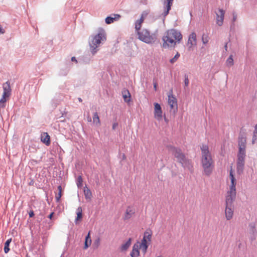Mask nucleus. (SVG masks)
<instances>
[{
    "label": "nucleus",
    "instance_id": "obj_28",
    "mask_svg": "<svg viewBox=\"0 0 257 257\" xmlns=\"http://www.w3.org/2000/svg\"><path fill=\"white\" fill-rule=\"evenodd\" d=\"M93 122L97 126L100 125V120L97 112H95L93 115Z\"/></svg>",
    "mask_w": 257,
    "mask_h": 257
},
{
    "label": "nucleus",
    "instance_id": "obj_36",
    "mask_svg": "<svg viewBox=\"0 0 257 257\" xmlns=\"http://www.w3.org/2000/svg\"><path fill=\"white\" fill-rule=\"evenodd\" d=\"M149 245H139V249H142L144 254H145L147 252Z\"/></svg>",
    "mask_w": 257,
    "mask_h": 257
},
{
    "label": "nucleus",
    "instance_id": "obj_14",
    "mask_svg": "<svg viewBox=\"0 0 257 257\" xmlns=\"http://www.w3.org/2000/svg\"><path fill=\"white\" fill-rule=\"evenodd\" d=\"M172 153L178 160H183L185 159L184 155L182 153L180 149L172 148L171 149Z\"/></svg>",
    "mask_w": 257,
    "mask_h": 257
},
{
    "label": "nucleus",
    "instance_id": "obj_49",
    "mask_svg": "<svg viewBox=\"0 0 257 257\" xmlns=\"http://www.w3.org/2000/svg\"><path fill=\"white\" fill-rule=\"evenodd\" d=\"M53 214H54V213H53V212L51 213L49 215L48 217H49L50 219H52V216H53Z\"/></svg>",
    "mask_w": 257,
    "mask_h": 257
},
{
    "label": "nucleus",
    "instance_id": "obj_18",
    "mask_svg": "<svg viewBox=\"0 0 257 257\" xmlns=\"http://www.w3.org/2000/svg\"><path fill=\"white\" fill-rule=\"evenodd\" d=\"M249 233L251 235V239L252 240L255 239L257 232L255 223H250L249 224Z\"/></svg>",
    "mask_w": 257,
    "mask_h": 257
},
{
    "label": "nucleus",
    "instance_id": "obj_26",
    "mask_svg": "<svg viewBox=\"0 0 257 257\" xmlns=\"http://www.w3.org/2000/svg\"><path fill=\"white\" fill-rule=\"evenodd\" d=\"M84 194L86 199L90 200L92 197V193L90 190L85 186L84 188Z\"/></svg>",
    "mask_w": 257,
    "mask_h": 257
},
{
    "label": "nucleus",
    "instance_id": "obj_15",
    "mask_svg": "<svg viewBox=\"0 0 257 257\" xmlns=\"http://www.w3.org/2000/svg\"><path fill=\"white\" fill-rule=\"evenodd\" d=\"M148 13L146 12H144L141 15V18L137 20L136 22L135 29L138 32L139 31L142 26V24L144 22L145 19L147 16Z\"/></svg>",
    "mask_w": 257,
    "mask_h": 257
},
{
    "label": "nucleus",
    "instance_id": "obj_29",
    "mask_svg": "<svg viewBox=\"0 0 257 257\" xmlns=\"http://www.w3.org/2000/svg\"><path fill=\"white\" fill-rule=\"evenodd\" d=\"M91 239L90 236V232H89L87 235L85 237L84 248L87 249L91 245Z\"/></svg>",
    "mask_w": 257,
    "mask_h": 257
},
{
    "label": "nucleus",
    "instance_id": "obj_19",
    "mask_svg": "<svg viewBox=\"0 0 257 257\" xmlns=\"http://www.w3.org/2000/svg\"><path fill=\"white\" fill-rule=\"evenodd\" d=\"M130 255L131 257H138L140 255L139 246L138 243L134 245Z\"/></svg>",
    "mask_w": 257,
    "mask_h": 257
},
{
    "label": "nucleus",
    "instance_id": "obj_44",
    "mask_svg": "<svg viewBox=\"0 0 257 257\" xmlns=\"http://www.w3.org/2000/svg\"><path fill=\"white\" fill-rule=\"evenodd\" d=\"M117 125H118L117 123H116V122L114 123L112 125V129L115 130V128L117 127Z\"/></svg>",
    "mask_w": 257,
    "mask_h": 257
},
{
    "label": "nucleus",
    "instance_id": "obj_13",
    "mask_svg": "<svg viewBox=\"0 0 257 257\" xmlns=\"http://www.w3.org/2000/svg\"><path fill=\"white\" fill-rule=\"evenodd\" d=\"M162 110L160 105L158 103H154V117L158 120L162 118Z\"/></svg>",
    "mask_w": 257,
    "mask_h": 257
},
{
    "label": "nucleus",
    "instance_id": "obj_32",
    "mask_svg": "<svg viewBox=\"0 0 257 257\" xmlns=\"http://www.w3.org/2000/svg\"><path fill=\"white\" fill-rule=\"evenodd\" d=\"M256 140H257V124L255 125V126L254 127V130L253 131L252 139V144H254Z\"/></svg>",
    "mask_w": 257,
    "mask_h": 257
},
{
    "label": "nucleus",
    "instance_id": "obj_37",
    "mask_svg": "<svg viewBox=\"0 0 257 257\" xmlns=\"http://www.w3.org/2000/svg\"><path fill=\"white\" fill-rule=\"evenodd\" d=\"M179 57L180 54L178 52H177V54L175 55V56L170 60V63L173 64L177 60Z\"/></svg>",
    "mask_w": 257,
    "mask_h": 257
},
{
    "label": "nucleus",
    "instance_id": "obj_33",
    "mask_svg": "<svg viewBox=\"0 0 257 257\" xmlns=\"http://www.w3.org/2000/svg\"><path fill=\"white\" fill-rule=\"evenodd\" d=\"M226 65L228 66H231L233 65V60L232 58V56H230L227 59L226 62Z\"/></svg>",
    "mask_w": 257,
    "mask_h": 257
},
{
    "label": "nucleus",
    "instance_id": "obj_52",
    "mask_svg": "<svg viewBox=\"0 0 257 257\" xmlns=\"http://www.w3.org/2000/svg\"><path fill=\"white\" fill-rule=\"evenodd\" d=\"M157 257H160V256H157Z\"/></svg>",
    "mask_w": 257,
    "mask_h": 257
},
{
    "label": "nucleus",
    "instance_id": "obj_6",
    "mask_svg": "<svg viewBox=\"0 0 257 257\" xmlns=\"http://www.w3.org/2000/svg\"><path fill=\"white\" fill-rule=\"evenodd\" d=\"M3 88L4 89L3 94L1 99H0V107L4 108L6 106V101L9 99L11 94V88L10 83L7 82L3 84Z\"/></svg>",
    "mask_w": 257,
    "mask_h": 257
},
{
    "label": "nucleus",
    "instance_id": "obj_7",
    "mask_svg": "<svg viewBox=\"0 0 257 257\" xmlns=\"http://www.w3.org/2000/svg\"><path fill=\"white\" fill-rule=\"evenodd\" d=\"M229 178L231 181V185L229 186V189L227 192V195L231 196H236V182L234 177L233 172L231 167V169L229 172Z\"/></svg>",
    "mask_w": 257,
    "mask_h": 257
},
{
    "label": "nucleus",
    "instance_id": "obj_47",
    "mask_svg": "<svg viewBox=\"0 0 257 257\" xmlns=\"http://www.w3.org/2000/svg\"><path fill=\"white\" fill-rule=\"evenodd\" d=\"M58 189L59 190V192H62V187H61V186L59 185L58 186Z\"/></svg>",
    "mask_w": 257,
    "mask_h": 257
},
{
    "label": "nucleus",
    "instance_id": "obj_40",
    "mask_svg": "<svg viewBox=\"0 0 257 257\" xmlns=\"http://www.w3.org/2000/svg\"><path fill=\"white\" fill-rule=\"evenodd\" d=\"M148 242L147 240L143 238L140 245H149V243H148Z\"/></svg>",
    "mask_w": 257,
    "mask_h": 257
},
{
    "label": "nucleus",
    "instance_id": "obj_5",
    "mask_svg": "<svg viewBox=\"0 0 257 257\" xmlns=\"http://www.w3.org/2000/svg\"><path fill=\"white\" fill-rule=\"evenodd\" d=\"M139 39L148 44H151L156 40V37L154 35H151L150 32L146 29L143 30L141 32L138 31Z\"/></svg>",
    "mask_w": 257,
    "mask_h": 257
},
{
    "label": "nucleus",
    "instance_id": "obj_11",
    "mask_svg": "<svg viewBox=\"0 0 257 257\" xmlns=\"http://www.w3.org/2000/svg\"><path fill=\"white\" fill-rule=\"evenodd\" d=\"M173 1L174 0H162L164 9L163 13L164 17H166L169 14L173 5Z\"/></svg>",
    "mask_w": 257,
    "mask_h": 257
},
{
    "label": "nucleus",
    "instance_id": "obj_10",
    "mask_svg": "<svg viewBox=\"0 0 257 257\" xmlns=\"http://www.w3.org/2000/svg\"><path fill=\"white\" fill-rule=\"evenodd\" d=\"M202 166L206 175L209 176L211 173L214 165L213 162H202Z\"/></svg>",
    "mask_w": 257,
    "mask_h": 257
},
{
    "label": "nucleus",
    "instance_id": "obj_50",
    "mask_svg": "<svg viewBox=\"0 0 257 257\" xmlns=\"http://www.w3.org/2000/svg\"><path fill=\"white\" fill-rule=\"evenodd\" d=\"M91 121V118L90 117H88V121L90 122Z\"/></svg>",
    "mask_w": 257,
    "mask_h": 257
},
{
    "label": "nucleus",
    "instance_id": "obj_34",
    "mask_svg": "<svg viewBox=\"0 0 257 257\" xmlns=\"http://www.w3.org/2000/svg\"><path fill=\"white\" fill-rule=\"evenodd\" d=\"M83 179L81 176H79L77 179V185L78 188L81 187L82 185Z\"/></svg>",
    "mask_w": 257,
    "mask_h": 257
},
{
    "label": "nucleus",
    "instance_id": "obj_38",
    "mask_svg": "<svg viewBox=\"0 0 257 257\" xmlns=\"http://www.w3.org/2000/svg\"><path fill=\"white\" fill-rule=\"evenodd\" d=\"M61 196H62V193H61V192H58L57 194H56L55 199H56V202H58L60 201Z\"/></svg>",
    "mask_w": 257,
    "mask_h": 257
},
{
    "label": "nucleus",
    "instance_id": "obj_46",
    "mask_svg": "<svg viewBox=\"0 0 257 257\" xmlns=\"http://www.w3.org/2000/svg\"><path fill=\"white\" fill-rule=\"evenodd\" d=\"M34 184V181L33 180H31V181L29 183V185L30 186L33 185Z\"/></svg>",
    "mask_w": 257,
    "mask_h": 257
},
{
    "label": "nucleus",
    "instance_id": "obj_1",
    "mask_svg": "<svg viewBox=\"0 0 257 257\" xmlns=\"http://www.w3.org/2000/svg\"><path fill=\"white\" fill-rule=\"evenodd\" d=\"M182 35L180 31L172 29L167 30L162 37V45L163 48L169 49L175 48L182 40Z\"/></svg>",
    "mask_w": 257,
    "mask_h": 257
},
{
    "label": "nucleus",
    "instance_id": "obj_24",
    "mask_svg": "<svg viewBox=\"0 0 257 257\" xmlns=\"http://www.w3.org/2000/svg\"><path fill=\"white\" fill-rule=\"evenodd\" d=\"M77 216L75 219V224H77L78 221L80 220L82 218V209L81 207H79L76 210Z\"/></svg>",
    "mask_w": 257,
    "mask_h": 257
},
{
    "label": "nucleus",
    "instance_id": "obj_31",
    "mask_svg": "<svg viewBox=\"0 0 257 257\" xmlns=\"http://www.w3.org/2000/svg\"><path fill=\"white\" fill-rule=\"evenodd\" d=\"M11 241H12V239L10 238V239H8L5 243L4 251L6 253H8L10 250L9 245H10V243H11Z\"/></svg>",
    "mask_w": 257,
    "mask_h": 257
},
{
    "label": "nucleus",
    "instance_id": "obj_51",
    "mask_svg": "<svg viewBox=\"0 0 257 257\" xmlns=\"http://www.w3.org/2000/svg\"><path fill=\"white\" fill-rule=\"evenodd\" d=\"M78 100H79V101H80V102H82V99H81V98H78Z\"/></svg>",
    "mask_w": 257,
    "mask_h": 257
},
{
    "label": "nucleus",
    "instance_id": "obj_45",
    "mask_svg": "<svg viewBox=\"0 0 257 257\" xmlns=\"http://www.w3.org/2000/svg\"><path fill=\"white\" fill-rule=\"evenodd\" d=\"M154 89L156 91L157 89V82H154Z\"/></svg>",
    "mask_w": 257,
    "mask_h": 257
},
{
    "label": "nucleus",
    "instance_id": "obj_21",
    "mask_svg": "<svg viewBox=\"0 0 257 257\" xmlns=\"http://www.w3.org/2000/svg\"><path fill=\"white\" fill-rule=\"evenodd\" d=\"M120 16L118 14H114L112 16L107 17L105 19V22L107 24L112 23L114 21L117 20L119 19Z\"/></svg>",
    "mask_w": 257,
    "mask_h": 257
},
{
    "label": "nucleus",
    "instance_id": "obj_39",
    "mask_svg": "<svg viewBox=\"0 0 257 257\" xmlns=\"http://www.w3.org/2000/svg\"><path fill=\"white\" fill-rule=\"evenodd\" d=\"M100 239L99 237H98L94 241V244L96 246V247H98L100 245Z\"/></svg>",
    "mask_w": 257,
    "mask_h": 257
},
{
    "label": "nucleus",
    "instance_id": "obj_30",
    "mask_svg": "<svg viewBox=\"0 0 257 257\" xmlns=\"http://www.w3.org/2000/svg\"><path fill=\"white\" fill-rule=\"evenodd\" d=\"M244 166V162H237V171L239 174H240L243 172Z\"/></svg>",
    "mask_w": 257,
    "mask_h": 257
},
{
    "label": "nucleus",
    "instance_id": "obj_41",
    "mask_svg": "<svg viewBox=\"0 0 257 257\" xmlns=\"http://www.w3.org/2000/svg\"><path fill=\"white\" fill-rule=\"evenodd\" d=\"M185 86L187 87L189 84V81L188 78L187 76H185V80H184Z\"/></svg>",
    "mask_w": 257,
    "mask_h": 257
},
{
    "label": "nucleus",
    "instance_id": "obj_2",
    "mask_svg": "<svg viewBox=\"0 0 257 257\" xmlns=\"http://www.w3.org/2000/svg\"><path fill=\"white\" fill-rule=\"evenodd\" d=\"M106 40V34L105 30L100 28L98 29L97 34L94 36L90 43V46L91 49V52L93 54L96 52V48L99 46L101 42L105 41Z\"/></svg>",
    "mask_w": 257,
    "mask_h": 257
},
{
    "label": "nucleus",
    "instance_id": "obj_27",
    "mask_svg": "<svg viewBox=\"0 0 257 257\" xmlns=\"http://www.w3.org/2000/svg\"><path fill=\"white\" fill-rule=\"evenodd\" d=\"M152 235V231L150 229H148L144 232L143 238L147 240L149 242H150L151 241Z\"/></svg>",
    "mask_w": 257,
    "mask_h": 257
},
{
    "label": "nucleus",
    "instance_id": "obj_22",
    "mask_svg": "<svg viewBox=\"0 0 257 257\" xmlns=\"http://www.w3.org/2000/svg\"><path fill=\"white\" fill-rule=\"evenodd\" d=\"M132 239L130 238L126 242L121 244L120 249L121 251H125L127 250L131 245Z\"/></svg>",
    "mask_w": 257,
    "mask_h": 257
},
{
    "label": "nucleus",
    "instance_id": "obj_3",
    "mask_svg": "<svg viewBox=\"0 0 257 257\" xmlns=\"http://www.w3.org/2000/svg\"><path fill=\"white\" fill-rule=\"evenodd\" d=\"M236 196L226 195L225 197V218L227 220L232 219L234 213L233 201L235 200Z\"/></svg>",
    "mask_w": 257,
    "mask_h": 257
},
{
    "label": "nucleus",
    "instance_id": "obj_53",
    "mask_svg": "<svg viewBox=\"0 0 257 257\" xmlns=\"http://www.w3.org/2000/svg\"><path fill=\"white\" fill-rule=\"evenodd\" d=\"M27 257H29V256H27Z\"/></svg>",
    "mask_w": 257,
    "mask_h": 257
},
{
    "label": "nucleus",
    "instance_id": "obj_48",
    "mask_svg": "<svg viewBox=\"0 0 257 257\" xmlns=\"http://www.w3.org/2000/svg\"><path fill=\"white\" fill-rule=\"evenodd\" d=\"M71 60H72V61H75V62H77V60L76 59V58H75V57H72L71 58Z\"/></svg>",
    "mask_w": 257,
    "mask_h": 257
},
{
    "label": "nucleus",
    "instance_id": "obj_20",
    "mask_svg": "<svg viewBox=\"0 0 257 257\" xmlns=\"http://www.w3.org/2000/svg\"><path fill=\"white\" fill-rule=\"evenodd\" d=\"M41 141L47 146L50 144V137L47 133H43L41 137Z\"/></svg>",
    "mask_w": 257,
    "mask_h": 257
},
{
    "label": "nucleus",
    "instance_id": "obj_17",
    "mask_svg": "<svg viewBox=\"0 0 257 257\" xmlns=\"http://www.w3.org/2000/svg\"><path fill=\"white\" fill-rule=\"evenodd\" d=\"M135 209L132 206H128L126 209L123 219L128 220L135 214Z\"/></svg>",
    "mask_w": 257,
    "mask_h": 257
},
{
    "label": "nucleus",
    "instance_id": "obj_16",
    "mask_svg": "<svg viewBox=\"0 0 257 257\" xmlns=\"http://www.w3.org/2000/svg\"><path fill=\"white\" fill-rule=\"evenodd\" d=\"M168 102L171 109H173L175 107L177 108V99L172 93L168 95Z\"/></svg>",
    "mask_w": 257,
    "mask_h": 257
},
{
    "label": "nucleus",
    "instance_id": "obj_43",
    "mask_svg": "<svg viewBox=\"0 0 257 257\" xmlns=\"http://www.w3.org/2000/svg\"><path fill=\"white\" fill-rule=\"evenodd\" d=\"M29 216H30V217H33V216H34V212H33V211H32H32H31L29 212Z\"/></svg>",
    "mask_w": 257,
    "mask_h": 257
},
{
    "label": "nucleus",
    "instance_id": "obj_42",
    "mask_svg": "<svg viewBox=\"0 0 257 257\" xmlns=\"http://www.w3.org/2000/svg\"><path fill=\"white\" fill-rule=\"evenodd\" d=\"M236 19H237V14L235 13H233V19H232L233 22H234L236 20Z\"/></svg>",
    "mask_w": 257,
    "mask_h": 257
},
{
    "label": "nucleus",
    "instance_id": "obj_23",
    "mask_svg": "<svg viewBox=\"0 0 257 257\" xmlns=\"http://www.w3.org/2000/svg\"><path fill=\"white\" fill-rule=\"evenodd\" d=\"M181 166L185 169H187L190 171H193V166L190 162H179Z\"/></svg>",
    "mask_w": 257,
    "mask_h": 257
},
{
    "label": "nucleus",
    "instance_id": "obj_8",
    "mask_svg": "<svg viewBox=\"0 0 257 257\" xmlns=\"http://www.w3.org/2000/svg\"><path fill=\"white\" fill-rule=\"evenodd\" d=\"M197 45L196 34L192 32L189 36L187 43L188 50L191 51Z\"/></svg>",
    "mask_w": 257,
    "mask_h": 257
},
{
    "label": "nucleus",
    "instance_id": "obj_12",
    "mask_svg": "<svg viewBox=\"0 0 257 257\" xmlns=\"http://www.w3.org/2000/svg\"><path fill=\"white\" fill-rule=\"evenodd\" d=\"M225 11L222 9H219L218 13H216V22L219 26H221L223 24Z\"/></svg>",
    "mask_w": 257,
    "mask_h": 257
},
{
    "label": "nucleus",
    "instance_id": "obj_35",
    "mask_svg": "<svg viewBox=\"0 0 257 257\" xmlns=\"http://www.w3.org/2000/svg\"><path fill=\"white\" fill-rule=\"evenodd\" d=\"M209 38L207 35H203L202 37V41L204 44H207L209 42Z\"/></svg>",
    "mask_w": 257,
    "mask_h": 257
},
{
    "label": "nucleus",
    "instance_id": "obj_9",
    "mask_svg": "<svg viewBox=\"0 0 257 257\" xmlns=\"http://www.w3.org/2000/svg\"><path fill=\"white\" fill-rule=\"evenodd\" d=\"M202 159L205 161L212 160L211 154L209 151L208 146L206 145H202L201 147Z\"/></svg>",
    "mask_w": 257,
    "mask_h": 257
},
{
    "label": "nucleus",
    "instance_id": "obj_4",
    "mask_svg": "<svg viewBox=\"0 0 257 257\" xmlns=\"http://www.w3.org/2000/svg\"><path fill=\"white\" fill-rule=\"evenodd\" d=\"M246 137L244 134L240 133L238 138V161H243L246 156L245 149Z\"/></svg>",
    "mask_w": 257,
    "mask_h": 257
},
{
    "label": "nucleus",
    "instance_id": "obj_25",
    "mask_svg": "<svg viewBox=\"0 0 257 257\" xmlns=\"http://www.w3.org/2000/svg\"><path fill=\"white\" fill-rule=\"evenodd\" d=\"M122 97L125 102H129L131 100V94L127 90H123L122 92Z\"/></svg>",
    "mask_w": 257,
    "mask_h": 257
}]
</instances>
